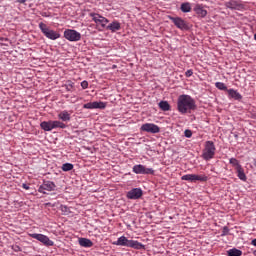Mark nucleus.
<instances>
[{
	"label": "nucleus",
	"mask_w": 256,
	"mask_h": 256,
	"mask_svg": "<svg viewBox=\"0 0 256 256\" xmlns=\"http://www.w3.org/2000/svg\"><path fill=\"white\" fill-rule=\"evenodd\" d=\"M177 109L180 113H188L191 110L197 109V105L194 98L190 95H180L177 100Z\"/></svg>",
	"instance_id": "f257e3e1"
},
{
	"label": "nucleus",
	"mask_w": 256,
	"mask_h": 256,
	"mask_svg": "<svg viewBox=\"0 0 256 256\" xmlns=\"http://www.w3.org/2000/svg\"><path fill=\"white\" fill-rule=\"evenodd\" d=\"M113 244H116V246H127L133 249H145V244L139 243V241L133 239H127L126 236H121L117 241H114Z\"/></svg>",
	"instance_id": "f03ea898"
},
{
	"label": "nucleus",
	"mask_w": 256,
	"mask_h": 256,
	"mask_svg": "<svg viewBox=\"0 0 256 256\" xmlns=\"http://www.w3.org/2000/svg\"><path fill=\"white\" fill-rule=\"evenodd\" d=\"M216 154V145L212 140H207L202 150V158L204 161H211Z\"/></svg>",
	"instance_id": "7ed1b4c3"
},
{
	"label": "nucleus",
	"mask_w": 256,
	"mask_h": 256,
	"mask_svg": "<svg viewBox=\"0 0 256 256\" xmlns=\"http://www.w3.org/2000/svg\"><path fill=\"white\" fill-rule=\"evenodd\" d=\"M40 127L46 132H50L53 129H66L67 125L60 120H49L48 122H41Z\"/></svg>",
	"instance_id": "20e7f679"
},
{
	"label": "nucleus",
	"mask_w": 256,
	"mask_h": 256,
	"mask_svg": "<svg viewBox=\"0 0 256 256\" xmlns=\"http://www.w3.org/2000/svg\"><path fill=\"white\" fill-rule=\"evenodd\" d=\"M39 28L43 35H45L49 40H58L61 36L60 33H57L54 29H50L45 23H39Z\"/></svg>",
	"instance_id": "39448f33"
},
{
	"label": "nucleus",
	"mask_w": 256,
	"mask_h": 256,
	"mask_svg": "<svg viewBox=\"0 0 256 256\" xmlns=\"http://www.w3.org/2000/svg\"><path fill=\"white\" fill-rule=\"evenodd\" d=\"M29 236L33 239H37V241H40V243L44 244L45 246H54V241H51V239L45 234L34 232L30 233Z\"/></svg>",
	"instance_id": "423d86ee"
},
{
	"label": "nucleus",
	"mask_w": 256,
	"mask_h": 256,
	"mask_svg": "<svg viewBox=\"0 0 256 256\" xmlns=\"http://www.w3.org/2000/svg\"><path fill=\"white\" fill-rule=\"evenodd\" d=\"M90 17L93 19L97 26L100 25L102 29H107V25L109 23L108 18H105L104 16H101V14L98 13H90Z\"/></svg>",
	"instance_id": "0eeeda50"
},
{
	"label": "nucleus",
	"mask_w": 256,
	"mask_h": 256,
	"mask_svg": "<svg viewBox=\"0 0 256 256\" xmlns=\"http://www.w3.org/2000/svg\"><path fill=\"white\" fill-rule=\"evenodd\" d=\"M64 38L68 41H79L82 38V34L76 29H65Z\"/></svg>",
	"instance_id": "6e6552de"
},
{
	"label": "nucleus",
	"mask_w": 256,
	"mask_h": 256,
	"mask_svg": "<svg viewBox=\"0 0 256 256\" xmlns=\"http://www.w3.org/2000/svg\"><path fill=\"white\" fill-rule=\"evenodd\" d=\"M140 130L142 132H147L148 134H159L161 128L155 123H143V125L140 127Z\"/></svg>",
	"instance_id": "1a4fd4ad"
},
{
	"label": "nucleus",
	"mask_w": 256,
	"mask_h": 256,
	"mask_svg": "<svg viewBox=\"0 0 256 256\" xmlns=\"http://www.w3.org/2000/svg\"><path fill=\"white\" fill-rule=\"evenodd\" d=\"M132 171L134 172V174H144V175H149V174L154 175L155 174L154 169L148 168L142 164L134 165Z\"/></svg>",
	"instance_id": "9d476101"
},
{
	"label": "nucleus",
	"mask_w": 256,
	"mask_h": 256,
	"mask_svg": "<svg viewBox=\"0 0 256 256\" xmlns=\"http://www.w3.org/2000/svg\"><path fill=\"white\" fill-rule=\"evenodd\" d=\"M169 18L179 30H189V24L185 19L173 16H169Z\"/></svg>",
	"instance_id": "9b49d317"
},
{
	"label": "nucleus",
	"mask_w": 256,
	"mask_h": 256,
	"mask_svg": "<svg viewBox=\"0 0 256 256\" xmlns=\"http://www.w3.org/2000/svg\"><path fill=\"white\" fill-rule=\"evenodd\" d=\"M182 181H190V182H206L208 181V177L205 175L198 176L197 174H186L185 176L181 177Z\"/></svg>",
	"instance_id": "f8f14e48"
},
{
	"label": "nucleus",
	"mask_w": 256,
	"mask_h": 256,
	"mask_svg": "<svg viewBox=\"0 0 256 256\" xmlns=\"http://www.w3.org/2000/svg\"><path fill=\"white\" fill-rule=\"evenodd\" d=\"M55 183L51 180H45L42 185L39 187L38 191L46 194V191H54Z\"/></svg>",
	"instance_id": "ddd939ff"
},
{
	"label": "nucleus",
	"mask_w": 256,
	"mask_h": 256,
	"mask_svg": "<svg viewBox=\"0 0 256 256\" xmlns=\"http://www.w3.org/2000/svg\"><path fill=\"white\" fill-rule=\"evenodd\" d=\"M107 103L105 102H89L84 103L83 109H106Z\"/></svg>",
	"instance_id": "4468645a"
},
{
	"label": "nucleus",
	"mask_w": 256,
	"mask_h": 256,
	"mask_svg": "<svg viewBox=\"0 0 256 256\" xmlns=\"http://www.w3.org/2000/svg\"><path fill=\"white\" fill-rule=\"evenodd\" d=\"M126 196L128 199H140L143 196V191L140 187H136L128 191Z\"/></svg>",
	"instance_id": "2eb2a0df"
},
{
	"label": "nucleus",
	"mask_w": 256,
	"mask_h": 256,
	"mask_svg": "<svg viewBox=\"0 0 256 256\" xmlns=\"http://www.w3.org/2000/svg\"><path fill=\"white\" fill-rule=\"evenodd\" d=\"M194 11L196 15L200 16V18H205V16L208 15L207 9H205L202 4H196Z\"/></svg>",
	"instance_id": "dca6fc26"
},
{
	"label": "nucleus",
	"mask_w": 256,
	"mask_h": 256,
	"mask_svg": "<svg viewBox=\"0 0 256 256\" xmlns=\"http://www.w3.org/2000/svg\"><path fill=\"white\" fill-rule=\"evenodd\" d=\"M106 30H110L112 33L121 30V23L119 21H112V23L106 26Z\"/></svg>",
	"instance_id": "f3484780"
},
{
	"label": "nucleus",
	"mask_w": 256,
	"mask_h": 256,
	"mask_svg": "<svg viewBox=\"0 0 256 256\" xmlns=\"http://www.w3.org/2000/svg\"><path fill=\"white\" fill-rule=\"evenodd\" d=\"M58 119L62 120V123L69 122L71 120V113L67 110H63L62 112L58 113Z\"/></svg>",
	"instance_id": "a211bd4d"
},
{
	"label": "nucleus",
	"mask_w": 256,
	"mask_h": 256,
	"mask_svg": "<svg viewBox=\"0 0 256 256\" xmlns=\"http://www.w3.org/2000/svg\"><path fill=\"white\" fill-rule=\"evenodd\" d=\"M228 95L230 98H234L235 100H241V98H243L241 93H239L237 90H234L233 88L228 90Z\"/></svg>",
	"instance_id": "6ab92c4d"
},
{
	"label": "nucleus",
	"mask_w": 256,
	"mask_h": 256,
	"mask_svg": "<svg viewBox=\"0 0 256 256\" xmlns=\"http://www.w3.org/2000/svg\"><path fill=\"white\" fill-rule=\"evenodd\" d=\"M79 244H80V246H83L84 248H92V246H93L91 239H88V238H80Z\"/></svg>",
	"instance_id": "aec40b11"
},
{
	"label": "nucleus",
	"mask_w": 256,
	"mask_h": 256,
	"mask_svg": "<svg viewBox=\"0 0 256 256\" xmlns=\"http://www.w3.org/2000/svg\"><path fill=\"white\" fill-rule=\"evenodd\" d=\"M237 175L241 181H247V176L244 172L243 166L239 163Z\"/></svg>",
	"instance_id": "412c9836"
},
{
	"label": "nucleus",
	"mask_w": 256,
	"mask_h": 256,
	"mask_svg": "<svg viewBox=\"0 0 256 256\" xmlns=\"http://www.w3.org/2000/svg\"><path fill=\"white\" fill-rule=\"evenodd\" d=\"M227 253H228V256H242L243 255V251H241V249H237V248L228 249Z\"/></svg>",
	"instance_id": "4be33fe9"
},
{
	"label": "nucleus",
	"mask_w": 256,
	"mask_h": 256,
	"mask_svg": "<svg viewBox=\"0 0 256 256\" xmlns=\"http://www.w3.org/2000/svg\"><path fill=\"white\" fill-rule=\"evenodd\" d=\"M159 107H160V109L163 111V112H168L169 110H171V105H170V103L169 102H167V101H161L160 103H159Z\"/></svg>",
	"instance_id": "5701e85b"
},
{
	"label": "nucleus",
	"mask_w": 256,
	"mask_h": 256,
	"mask_svg": "<svg viewBox=\"0 0 256 256\" xmlns=\"http://www.w3.org/2000/svg\"><path fill=\"white\" fill-rule=\"evenodd\" d=\"M226 8L229 9H237L239 6V3H237V1L235 0H231L225 3Z\"/></svg>",
	"instance_id": "b1692460"
},
{
	"label": "nucleus",
	"mask_w": 256,
	"mask_h": 256,
	"mask_svg": "<svg viewBox=\"0 0 256 256\" xmlns=\"http://www.w3.org/2000/svg\"><path fill=\"white\" fill-rule=\"evenodd\" d=\"M180 10L183 13H189L191 11V4L190 3H182L181 7H180Z\"/></svg>",
	"instance_id": "393cba45"
},
{
	"label": "nucleus",
	"mask_w": 256,
	"mask_h": 256,
	"mask_svg": "<svg viewBox=\"0 0 256 256\" xmlns=\"http://www.w3.org/2000/svg\"><path fill=\"white\" fill-rule=\"evenodd\" d=\"M61 169L64 172L72 171V169H74V165L67 162L62 165Z\"/></svg>",
	"instance_id": "a878e982"
},
{
	"label": "nucleus",
	"mask_w": 256,
	"mask_h": 256,
	"mask_svg": "<svg viewBox=\"0 0 256 256\" xmlns=\"http://www.w3.org/2000/svg\"><path fill=\"white\" fill-rule=\"evenodd\" d=\"M229 163H230L233 167H235L236 172L238 173V170H239V160H237V159H235V158L232 157V158L229 160Z\"/></svg>",
	"instance_id": "bb28decb"
},
{
	"label": "nucleus",
	"mask_w": 256,
	"mask_h": 256,
	"mask_svg": "<svg viewBox=\"0 0 256 256\" xmlns=\"http://www.w3.org/2000/svg\"><path fill=\"white\" fill-rule=\"evenodd\" d=\"M215 85L218 88V90H228L227 86L223 82H216Z\"/></svg>",
	"instance_id": "cd10ccee"
},
{
	"label": "nucleus",
	"mask_w": 256,
	"mask_h": 256,
	"mask_svg": "<svg viewBox=\"0 0 256 256\" xmlns=\"http://www.w3.org/2000/svg\"><path fill=\"white\" fill-rule=\"evenodd\" d=\"M74 87H75V83L73 82H67L65 85L67 92H72Z\"/></svg>",
	"instance_id": "c85d7f7f"
},
{
	"label": "nucleus",
	"mask_w": 256,
	"mask_h": 256,
	"mask_svg": "<svg viewBox=\"0 0 256 256\" xmlns=\"http://www.w3.org/2000/svg\"><path fill=\"white\" fill-rule=\"evenodd\" d=\"M81 87H82L83 89H86V88L89 87V83H88L86 80H84V81L81 83Z\"/></svg>",
	"instance_id": "c756f323"
},
{
	"label": "nucleus",
	"mask_w": 256,
	"mask_h": 256,
	"mask_svg": "<svg viewBox=\"0 0 256 256\" xmlns=\"http://www.w3.org/2000/svg\"><path fill=\"white\" fill-rule=\"evenodd\" d=\"M193 73H194L193 70H187V71L185 72V76H186V77H192Z\"/></svg>",
	"instance_id": "7c9ffc66"
},
{
	"label": "nucleus",
	"mask_w": 256,
	"mask_h": 256,
	"mask_svg": "<svg viewBox=\"0 0 256 256\" xmlns=\"http://www.w3.org/2000/svg\"><path fill=\"white\" fill-rule=\"evenodd\" d=\"M185 137L191 138L192 137V132L191 130H185Z\"/></svg>",
	"instance_id": "2f4dec72"
},
{
	"label": "nucleus",
	"mask_w": 256,
	"mask_h": 256,
	"mask_svg": "<svg viewBox=\"0 0 256 256\" xmlns=\"http://www.w3.org/2000/svg\"><path fill=\"white\" fill-rule=\"evenodd\" d=\"M23 189L29 190L30 186L28 184H22Z\"/></svg>",
	"instance_id": "473e14b6"
},
{
	"label": "nucleus",
	"mask_w": 256,
	"mask_h": 256,
	"mask_svg": "<svg viewBox=\"0 0 256 256\" xmlns=\"http://www.w3.org/2000/svg\"><path fill=\"white\" fill-rule=\"evenodd\" d=\"M251 244H252L253 246H256V238H255V239H252Z\"/></svg>",
	"instance_id": "72a5a7b5"
},
{
	"label": "nucleus",
	"mask_w": 256,
	"mask_h": 256,
	"mask_svg": "<svg viewBox=\"0 0 256 256\" xmlns=\"http://www.w3.org/2000/svg\"><path fill=\"white\" fill-rule=\"evenodd\" d=\"M17 1H18V3H21V4L26 3V0H17Z\"/></svg>",
	"instance_id": "f704fd0d"
},
{
	"label": "nucleus",
	"mask_w": 256,
	"mask_h": 256,
	"mask_svg": "<svg viewBox=\"0 0 256 256\" xmlns=\"http://www.w3.org/2000/svg\"><path fill=\"white\" fill-rule=\"evenodd\" d=\"M42 16H47V14H46V13H44V14H42Z\"/></svg>",
	"instance_id": "c9c22d12"
},
{
	"label": "nucleus",
	"mask_w": 256,
	"mask_h": 256,
	"mask_svg": "<svg viewBox=\"0 0 256 256\" xmlns=\"http://www.w3.org/2000/svg\"><path fill=\"white\" fill-rule=\"evenodd\" d=\"M254 40H256V34H254Z\"/></svg>",
	"instance_id": "e433bc0d"
},
{
	"label": "nucleus",
	"mask_w": 256,
	"mask_h": 256,
	"mask_svg": "<svg viewBox=\"0 0 256 256\" xmlns=\"http://www.w3.org/2000/svg\"><path fill=\"white\" fill-rule=\"evenodd\" d=\"M254 166H256V160L254 161Z\"/></svg>",
	"instance_id": "4c0bfd02"
},
{
	"label": "nucleus",
	"mask_w": 256,
	"mask_h": 256,
	"mask_svg": "<svg viewBox=\"0 0 256 256\" xmlns=\"http://www.w3.org/2000/svg\"><path fill=\"white\" fill-rule=\"evenodd\" d=\"M17 249H20L19 246H16Z\"/></svg>",
	"instance_id": "58836bf2"
},
{
	"label": "nucleus",
	"mask_w": 256,
	"mask_h": 256,
	"mask_svg": "<svg viewBox=\"0 0 256 256\" xmlns=\"http://www.w3.org/2000/svg\"><path fill=\"white\" fill-rule=\"evenodd\" d=\"M226 229H228V228H224V230H226Z\"/></svg>",
	"instance_id": "ea45409f"
}]
</instances>
